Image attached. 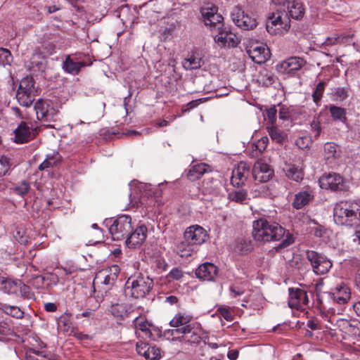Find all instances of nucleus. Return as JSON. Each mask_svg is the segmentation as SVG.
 Wrapping results in <instances>:
<instances>
[{
	"label": "nucleus",
	"mask_w": 360,
	"mask_h": 360,
	"mask_svg": "<svg viewBox=\"0 0 360 360\" xmlns=\"http://www.w3.org/2000/svg\"><path fill=\"white\" fill-rule=\"evenodd\" d=\"M276 113L277 110L275 105L266 110L265 115L266 116L268 121L271 124H274L275 123L276 120Z\"/></svg>",
	"instance_id": "nucleus-55"
},
{
	"label": "nucleus",
	"mask_w": 360,
	"mask_h": 360,
	"mask_svg": "<svg viewBox=\"0 0 360 360\" xmlns=\"http://www.w3.org/2000/svg\"><path fill=\"white\" fill-rule=\"evenodd\" d=\"M150 344L143 342H139L136 343V352L137 353L143 356L146 358V354L147 353V349L148 348Z\"/></svg>",
	"instance_id": "nucleus-56"
},
{
	"label": "nucleus",
	"mask_w": 360,
	"mask_h": 360,
	"mask_svg": "<svg viewBox=\"0 0 360 360\" xmlns=\"http://www.w3.org/2000/svg\"><path fill=\"white\" fill-rule=\"evenodd\" d=\"M196 247L190 243L188 240L179 243L176 248L175 252L181 257L188 258L192 256L196 252Z\"/></svg>",
	"instance_id": "nucleus-26"
},
{
	"label": "nucleus",
	"mask_w": 360,
	"mask_h": 360,
	"mask_svg": "<svg viewBox=\"0 0 360 360\" xmlns=\"http://www.w3.org/2000/svg\"><path fill=\"white\" fill-rule=\"evenodd\" d=\"M15 141L23 143L33 139L38 134L37 127L25 122H22L14 131Z\"/></svg>",
	"instance_id": "nucleus-13"
},
{
	"label": "nucleus",
	"mask_w": 360,
	"mask_h": 360,
	"mask_svg": "<svg viewBox=\"0 0 360 360\" xmlns=\"http://www.w3.org/2000/svg\"><path fill=\"white\" fill-rule=\"evenodd\" d=\"M30 184L25 181H22L19 184L14 185L11 189L13 193L20 196H24L30 190Z\"/></svg>",
	"instance_id": "nucleus-45"
},
{
	"label": "nucleus",
	"mask_w": 360,
	"mask_h": 360,
	"mask_svg": "<svg viewBox=\"0 0 360 360\" xmlns=\"http://www.w3.org/2000/svg\"><path fill=\"white\" fill-rule=\"evenodd\" d=\"M174 338L179 341H185L189 343H198L201 340L202 328L196 322L186 325L179 329H172L168 331Z\"/></svg>",
	"instance_id": "nucleus-5"
},
{
	"label": "nucleus",
	"mask_w": 360,
	"mask_h": 360,
	"mask_svg": "<svg viewBox=\"0 0 360 360\" xmlns=\"http://www.w3.org/2000/svg\"><path fill=\"white\" fill-rule=\"evenodd\" d=\"M82 57V54H79L75 58H72L70 56H67L65 61L63 63V69L68 74L72 75H77L81 70L82 68L91 65V63H86L81 60Z\"/></svg>",
	"instance_id": "nucleus-18"
},
{
	"label": "nucleus",
	"mask_w": 360,
	"mask_h": 360,
	"mask_svg": "<svg viewBox=\"0 0 360 360\" xmlns=\"http://www.w3.org/2000/svg\"><path fill=\"white\" fill-rule=\"evenodd\" d=\"M13 60L11 52L6 49H0V66L10 65Z\"/></svg>",
	"instance_id": "nucleus-50"
},
{
	"label": "nucleus",
	"mask_w": 360,
	"mask_h": 360,
	"mask_svg": "<svg viewBox=\"0 0 360 360\" xmlns=\"http://www.w3.org/2000/svg\"><path fill=\"white\" fill-rule=\"evenodd\" d=\"M231 18L233 22L238 27L244 30H251L257 25V19L253 15L245 13L243 9L238 6H234L231 11Z\"/></svg>",
	"instance_id": "nucleus-8"
},
{
	"label": "nucleus",
	"mask_w": 360,
	"mask_h": 360,
	"mask_svg": "<svg viewBox=\"0 0 360 360\" xmlns=\"http://www.w3.org/2000/svg\"><path fill=\"white\" fill-rule=\"evenodd\" d=\"M95 316V309H85L81 313H78L75 315L77 319L82 318H86L87 319H92Z\"/></svg>",
	"instance_id": "nucleus-54"
},
{
	"label": "nucleus",
	"mask_w": 360,
	"mask_h": 360,
	"mask_svg": "<svg viewBox=\"0 0 360 360\" xmlns=\"http://www.w3.org/2000/svg\"><path fill=\"white\" fill-rule=\"evenodd\" d=\"M306 61L297 56L290 57L276 65L277 70L283 74H291L300 70Z\"/></svg>",
	"instance_id": "nucleus-17"
},
{
	"label": "nucleus",
	"mask_w": 360,
	"mask_h": 360,
	"mask_svg": "<svg viewBox=\"0 0 360 360\" xmlns=\"http://www.w3.org/2000/svg\"><path fill=\"white\" fill-rule=\"evenodd\" d=\"M109 311L112 316L117 318H123L127 315V309L124 304L116 303L115 304H112Z\"/></svg>",
	"instance_id": "nucleus-42"
},
{
	"label": "nucleus",
	"mask_w": 360,
	"mask_h": 360,
	"mask_svg": "<svg viewBox=\"0 0 360 360\" xmlns=\"http://www.w3.org/2000/svg\"><path fill=\"white\" fill-rule=\"evenodd\" d=\"M252 248L250 240L243 238L237 242L236 250L240 254H248L252 250Z\"/></svg>",
	"instance_id": "nucleus-44"
},
{
	"label": "nucleus",
	"mask_w": 360,
	"mask_h": 360,
	"mask_svg": "<svg viewBox=\"0 0 360 360\" xmlns=\"http://www.w3.org/2000/svg\"><path fill=\"white\" fill-rule=\"evenodd\" d=\"M275 79L276 77L273 73L265 71V72L261 74L259 83L264 86L269 87L274 83Z\"/></svg>",
	"instance_id": "nucleus-47"
},
{
	"label": "nucleus",
	"mask_w": 360,
	"mask_h": 360,
	"mask_svg": "<svg viewBox=\"0 0 360 360\" xmlns=\"http://www.w3.org/2000/svg\"><path fill=\"white\" fill-rule=\"evenodd\" d=\"M250 174V166L245 162H240L237 167L232 172L231 182L233 186H243Z\"/></svg>",
	"instance_id": "nucleus-19"
},
{
	"label": "nucleus",
	"mask_w": 360,
	"mask_h": 360,
	"mask_svg": "<svg viewBox=\"0 0 360 360\" xmlns=\"http://www.w3.org/2000/svg\"><path fill=\"white\" fill-rule=\"evenodd\" d=\"M16 98L20 105L30 107L35 99V94L28 91H17Z\"/></svg>",
	"instance_id": "nucleus-34"
},
{
	"label": "nucleus",
	"mask_w": 360,
	"mask_h": 360,
	"mask_svg": "<svg viewBox=\"0 0 360 360\" xmlns=\"http://www.w3.org/2000/svg\"><path fill=\"white\" fill-rule=\"evenodd\" d=\"M132 230L131 217L125 214L121 215L115 219L109 228L114 240H121L126 238Z\"/></svg>",
	"instance_id": "nucleus-7"
},
{
	"label": "nucleus",
	"mask_w": 360,
	"mask_h": 360,
	"mask_svg": "<svg viewBox=\"0 0 360 360\" xmlns=\"http://www.w3.org/2000/svg\"><path fill=\"white\" fill-rule=\"evenodd\" d=\"M288 305L290 308H294L298 310L304 309L305 307L308 305L309 297L307 292L301 288H290Z\"/></svg>",
	"instance_id": "nucleus-12"
},
{
	"label": "nucleus",
	"mask_w": 360,
	"mask_h": 360,
	"mask_svg": "<svg viewBox=\"0 0 360 360\" xmlns=\"http://www.w3.org/2000/svg\"><path fill=\"white\" fill-rule=\"evenodd\" d=\"M217 267L210 262L200 265L195 270L196 277L203 281H214L217 276Z\"/></svg>",
	"instance_id": "nucleus-21"
},
{
	"label": "nucleus",
	"mask_w": 360,
	"mask_h": 360,
	"mask_svg": "<svg viewBox=\"0 0 360 360\" xmlns=\"http://www.w3.org/2000/svg\"><path fill=\"white\" fill-rule=\"evenodd\" d=\"M335 224L346 226H356L360 224V200H342L333 209Z\"/></svg>",
	"instance_id": "nucleus-1"
},
{
	"label": "nucleus",
	"mask_w": 360,
	"mask_h": 360,
	"mask_svg": "<svg viewBox=\"0 0 360 360\" xmlns=\"http://www.w3.org/2000/svg\"><path fill=\"white\" fill-rule=\"evenodd\" d=\"M0 309L5 314L15 319H22L24 316V311L17 306L8 305L0 302Z\"/></svg>",
	"instance_id": "nucleus-35"
},
{
	"label": "nucleus",
	"mask_w": 360,
	"mask_h": 360,
	"mask_svg": "<svg viewBox=\"0 0 360 360\" xmlns=\"http://www.w3.org/2000/svg\"><path fill=\"white\" fill-rule=\"evenodd\" d=\"M61 157L58 153H53L46 155V159L39 166L41 171H48L49 168L54 167L60 161Z\"/></svg>",
	"instance_id": "nucleus-31"
},
{
	"label": "nucleus",
	"mask_w": 360,
	"mask_h": 360,
	"mask_svg": "<svg viewBox=\"0 0 360 360\" xmlns=\"http://www.w3.org/2000/svg\"><path fill=\"white\" fill-rule=\"evenodd\" d=\"M10 169L9 159L6 156L0 157V176H4Z\"/></svg>",
	"instance_id": "nucleus-53"
},
{
	"label": "nucleus",
	"mask_w": 360,
	"mask_h": 360,
	"mask_svg": "<svg viewBox=\"0 0 360 360\" xmlns=\"http://www.w3.org/2000/svg\"><path fill=\"white\" fill-rule=\"evenodd\" d=\"M183 273L182 271L178 268H174L170 271L168 274V277L171 278L174 280H179L182 278Z\"/></svg>",
	"instance_id": "nucleus-58"
},
{
	"label": "nucleus",
	"mask_w": 360,
	"mask_h": 360,
	"mask_svg": "<svg viewBox=\"0 0 360 360\" xmlns=\"http://www.w3.org/2000/svg\"><path fill=\"white\" fill-rule=\"evenodd\" d=\"M290 19L287 13L283 11H276L269 13L267 18L266 28L271 34H283L290 27Z\"/></svg>",
	"instance_id": "nucleus-4"
},
{
	"label": "nucleus",
	"mask_w": 360,
	"mask_h": 360,
	"mask_svg": "<svg viewBox=\"0 0 360 360\" xmlns=\"http://www.w3.org/2000/svg\"><path fill=\"white\" fill-rule=\"evenodd\" d=\"M147 353L146 354V359L147 360H158L160 358V349L155 345H150L147 349Z\"/></svg>",
	"instance_id": "nucleus-49"
},
{
	"label": "nucleus",
	"mask_w": 360,
	"mask_h": 360,
	"mask_svg": "<svg viewBox=\"0 0 360 360\" xmlns=\"http://www.w3.org/2000/svg\"><path fill=\"white\" fill-rule=\"evenodd\" d=\"M246 52L255 63H264L270 58L269 48L262 43L253 42L246 47Z\"/></svg>",
	"instance_id": "nucleus-11"
},
{
	"label": "nucleus",
	"mask_w": 360,
	"mask_h": 360,
	"mask_svg": "<svg viewBox=\"0 0 360 360\" xmlns=\"http://www.w3.org/2000/svg\"><path fill=\"white\" fill-rule=\"evenodd\" d=\"M252 228V237L257 241H278L283 238L285 233L279 224L265 218L254 221Z\"/></svg>",
	"instance_id": "nucleus-2"
},
{
	"label": "nucleus",
	"mask_w": 360,
	"mask_h": 360,
	"mask_svg": "<svg viewBox=\"0 0 360 360\" xmlns=\"http://www.w3.org/2000/svg\"><path fill=\"white\" fill-rule=\"evenodd\" d=\"M351 296L349 288L345 284L338 285L333 292V297L335 302L344 304L347 303Z\"/></svg>",
	"instance_id": "nucleus-23"
},
{
	"label": "nucleus",
	"mask_w": 360,
	"mask_h": 360,
	"mask_svg": "<svg viewBox=\"0 0 360 360\" xmlns=\"http://www.w3.org/2000/svg\"><path fill=\"white\" fill-rule=\"evenodd\" d=\"M17 283L0 275V290L6 293H13L16 291Z\"/></svg>",
	"instance_id": "nucleus-38"
},
{
	"label": "nucleus",
	"mask_w": 360,
	"mask_h": 360,
	"mask_svg": "<svg viewBox=\"0 0 360 360\" xmlns=\"http://www.w3.org/2000/svg\"><path fill=\"white\" fill-rule=\"evenodd\" d=\"M11 333V328L6 323H0V339L4 336L8 335Z\"/></svg>",
	"instance_id": "nucleus-62"
},
{
	"label": "nucleus",
	"mask_w": 360,
	"mask_h": 360,
	"mask_svg": "<svg viewBox=\"0 0 360 360\" xmlns=\"http://www.w3.org/2000/svg\"><path fill=\"white\" fill-rule=\"evenodd\" d=\"M34 111L38 120L47 123L45 124L47 127H53L50 123L57 120L58 110L51 101L39 99L34 105Z\"/></svg>",
	"instance_id": "nucleus-6"
},
{
	"label": "nucleus",
	"mask_w": 360,
	"mask_h": 360,
	"mask_svg": "<svg viewBox=\"0 0 360 360\" xmlns=\"http://www.w3.org/2000/svg\"><path fill=\"white\" fill-rule=\"evenodd\" d=\"M220 187V183L213 178L207 179L202 183V192L204 194L217 195Z\"/></svg>",
	"instance_id": "nucleus-29"
},
{
	"label": "nucleus",
	"mask_w": 360,
	"mask_h": 360,
	"mask_svg": "<svg viewBox=\"0 0 360 360\" xmlns=\"http://www.w3.org/2000/svg\"><path fill=\"white\" fill-rule=\"evenodd\" d=\"M218 32V34L214 37L216 43L223 47L237 46L239 42L238 39L235 34L231 33L229 29L224 27Z\"/></svg>",
	"instance_id": "nucleus-20"
},
{
	"label": "nucleus",
	"mask_w": 360,
	"mask_h": 360,
	"mask_svg": "<svg viewBox=\"0 0 360 360\" xmlns=\"http://www.w3.org/2000/svg\"><path fill=\"white\" fill-rule=\"evenodd\" d=\"M329 111L333 120L345 123L347 121L346 110L345 108L330 105Z\"/></svg>",
	"instance_id": "nucleus-36"
},
{
	"label": "nucleus",
	"mask_w": 360,
	"mask_h": 360,
	"mask_svg": "<svg viewBox=\"0 0 360 360\" xmlns=\"http://www.w3.org/2000/svg\"><path fill=\"white\" fill-rule=\"evenodd\" d=\"M208 238L207 231L198 225L191 226L186 229L184 238L188 240L195 247L205 243Z\"/></svg>",
	"instance_id": "nucleus-16"
},
{
	"label": "nucleus",
	"mask_w": 360,
	"mask_h": 360,
	"mask_svg": "<svg viewBox=\"0 0 360 360\" xmlns=\"http://www.w3.org/2000/svg\"><path fill=\"white\" fill-rule=\"evenodd\" d=\"M218 8L217 6L212 4H207L205 6H203L201 10L200 13L202 14V16L205 20H207V18H210L217 13Z\"/></svg>",
	"instance_id": "nucleus-48"
},
{
	"label": "nucleus",
	"mask_w": 360,
	"mask_h": 360,
	"mask_svg": "<svg viewBox=\"0 0 360 360\" xmlns=\"http://www.w3.org/2000/svg\"><path fill=\"white\" fill-rule=\"evenodd\" d=\"M290 4V6H288L290 16L295 20L301 19L304 14V8L302 3L293 0Z\"/></svg>",
	"instance_id": "nucleus-32"
},
{
	"label": "nucleus",
	"mask_w": 360,
	"mask_h": 360,
	"mask_svg": "<svg viewBox=\"0 0 360 360\" xmlns=\"http://www.w3.org/2000/svg\"><path fill=\"white\" fill-rule=\"evenodd\" d=\"M311 129L315 132L314 137L317 139L320 136L321 131L320 122L316 119H314L311 123Z\"/></svg>",
	"instance_id": "nucleus-57"
},
{
	"label": "nucleus",
	"mask_w": 360,
	"mask_h": 360,
	"mask_svg": "<svg viewBox=\"0 0 360 360\" xmlns=\"http://www.w3.org/2000/svg\"><path fill=\"white\" fill-rule=\"evenodd\" d=\"M58 329L63 333H72L74 330L71 315L68 313L62 314L57 320Z\"/></svg>",
	"instance_id": "nucleus-27"
},
{
	"label": "nucleus",
	"mask_w": 360,
	"mask_h": 360,
	"mask_svg": "<svg viewBox=\"0 0 360 360\" xmlns=\"http://www.w3.org/2000/svg\"><path fill=\"white\" fill-rule=\"evenodd\" d=\"M220 314L227 321H232L233 319L232 314L227 309H221Z\"/></svg>",
	"instance_id": "nucleus-64"
},
{
	"label": "nucleus",
	"mask_w": 360,
	"mask_h": 360,
	"mask_svg": "<svg viewBox=\"0 0 360 360\" xmlns=\"http://www.w3.org/2000/svg\"><path fill=\"white\" fill-rule=\"evenodd\" d=\"M17 91H28L34 93V82L33 78L28 76L24 77L21 80Z\"/></svg>",
	"instance_id": "nucleus-39"
},
{
	"label": "nucleus",
	"mask_w": 360,
	"mask_h": 360,
	"mask_svg": "<svg viewBox=\"0 0 360 360\" xmlns=\"http://www.w3.org/2000/svg\"><path fill=\"white\" fill-rule=\"evenodd\" d=\"M333 96L336 101H342L348 97V93L345 88L338 87L335 89Z\"/></svg>",
	"instance_id": "nucleus-52"
},
{
	"label": "nucleus",
	"mask_w": 360,
	"mask_h": 360,
	"mask_svg": "<svg viewBox=\"0 0 360 360\" xmlns=\"http://www.w3.org/2000/svg\"><path fill=\"white\" fill-rule=\"evenodd\" d=\"M312 141L309 136H303L298 137L295 140L296 146L300 149H305L309 148Z\"/></svg>",
	"instance_id": "nucleus-51"
},
{
	"label": "nucleus",
	"mask_w": 360,
	"mask_h": 360,
	"mask_svg": "<svg viewBox=\"0 0 360 360\" xmlns=\"http://www.w3.org/2000/svg\"><path fill=\"white\" fill-rule=\"evenodd\" d=\"M306 257L307 260L311 263L314 272L316 274H325L328 273L332 267V263L329 259L324 255L319 254L315 251H307Z\"/></svg>",
	"instance_id": "nucleus-9"
},
{
	"label": "nucleus",
	"mask_w": 360,
	"mask_h": 360,
	"mask_svg": "<svg viewBox=\"0 0 360 360\" xmlns=\"http://www.w3.org/2000/svg\"><path fill=\"white\" fill-rule=\"evenodd\" d=\"M210 171L211 169L208 165L205 163L196 164L191 166L188 169L187 178L191 181H194L200 179L204 174Z\"/></svg>",
	"instance_id": "nucleus-25"
},
{
	"label": "nucleus",
	"mask_w": 360,
	"mask_h": 360,
	"mask_svg": "<svg viewBox=\"0 0 360 360\" xmlns=\"http://www.w3.org/2000/svg\"><path fill=\"white\" fill-rule=\"evenodd\" d=\"M252 173L255 181L264 183L273 177L274 172L263 160H258L253 166Z\"/></svg>",
	"instance_id": "nucleus-14"
},
{
	"label": "nucleus",
	"mask_w": 360,
	"mask_h": 360,
	"mask_svg": "<svg viewBox=\"0 0 360 360\" xmlns=\"http://www.w3.org/2000/svg\"><path fill=\"white\" fill-rule=\"evenodd\" d=\"M320 184L322 188L333 191H346L349 188L344 179L336 173L323 175L320 179Z\"/></svg>",
	"instance_id": "nucleus-10"
},
{
	"label": "nucleus",
	"mask_w": 360,
	"mask_h": 360,
	"mask_svg": "<svg viewBox=\"0 0 360 360\" xmlns=\"http://www.w3.org/2000/svg\"><path fill=\"white\" fill-rule=\"evenodd\" d=\"M336 44H340L338 35L328 37L325 40L323 45L326 46H333Z\"/></svg>",
	"instance_id": "nucleus-61"
},
{
	"label": "nucleus",
	"mask_w": 360,
	"mask_h": 360,
	"mask_svg": "<svg viewBox=\"0 0 360 360\" xmlns=\"http://www.w3.org/2000/svg\"><path fill=\"white\" fill-rule=\"evenodd\" d=\"M110 274L111 280L112 281H115L117 278L118 274H120V269L117 265H112L109 269Z\"/></svg>",
	"instance_id": "nucleus-59"
},
{
	"label": "nucleus",
	"mask_w": 360,
	"mask_h": 360,
	"mask_svg": "<svg viewBox=\"0 0 360 360\" xmlns=\"http://www.w3.org/2000/svg\"><path fill=\"white\" fill-rule=\"evenodd\" d=\"M314 234L316 237H323L326 232V229L321 225H317L313 228Z\"/></svg>",
	"instance_id": "nucleus-63"
},
{
	"label": "nucleus",
	"mask_w": 360,
	"mask_h": 360,
	"mask_svg": "<svg viewBox=\"0 0 360 360\" xmlns=\"http://www.w3.org/2000/svg\"><path fill=\"white\" fill-rule=\"evenodd\" d=\"M327 85L326 81L319 82L316 86L314 91L312 94L313 101L318 105L319 103L322 98L325 87Z\"/></svg>",
	"instance_id": "nucleus-41"
},
{
	"label": "nucleus",
	"mask_w": 360,
	"mask_h": 360,
	"mask_svg": "<svg viewBox=\"0 0 360 360\" xmlns=\"http://www.w3.org/2000/svg\"><path fill=\"white\" fill-rule=\"evenodd\" d=\"M147 233L148 229L145 225L139 226L135 230L133 229L127 236L125 240L126 245L129 248H140L145 242Z\"/></svg>",
	"instance_id": "nucleus-15"
},
{
	"label": "nucleus",
	"mask_w": 360,
	"mask_h": 360,
	"mask_svg": "<svg viewBox=\"0 0 360 360\" xmlns=\"http://www.w3.org/2000/svg\"><path fill=\"white\" fill-rule=\"evenodd\" d=\"M268 132L273 141L277 143H282L284 139L283 133L275 126L268 127Z\"/></svg>",
	"instance_id": "nucleus-46"
},
{
	"label": "nucleus",
	"mask_w": 360,
	"mask_h": 360,
	"mask_svg": "<svg viewBox=\"0 0 360 360\" xmlns=\"http://www.w3.org/2000/svg\"><path fill=\"white\" fill-rule=\"evenodd\" d=\"M223 21L224 18L217 13L212 17L207 18V20H205L204 22L205 26L208 27L211 30L219 31L224 27Z\"/></svg>",
	"instance_id": "nucleus-33"
},
{
	"label": "nucleus",
	"mask_w": 360,
	"mask_h": 360,
	"mask_svg": "<svg viewBox=\"0 0 360 360\" xmlns=\"http://www.w3.org/2000/svg\"><path fill=\"white\" fill-rule=\"evenodd\" d=\"M229 199L243 204L248 199V193L245 190L233 191L229 193Z\"/></svg>",
	"instance_id": "nucleus-40"
},
{
	"label": "nucleus",
	"mask_w": 360,
	"mask_h": 360,
	"mask_svg": "<svg viewBox=\"0 0 360 360\" xmlns=\"http://www.w3.org/2000/svg\"><path fill=\"white\" fill-rule=\"evenodd\" d=\"M192 316L185 313L179 312L176 314L174 318L170 321V326L175 328L174 329H179L186 325L191 324Z\"/></svg>",
	"instance_id": "nucleus-28"
},
{
	"label": "nucleus",
	"mask_w": 360,
	"mask_h": 360,
	"mask_svg": "<svg viewBox=\"0 0 360 360\" xmlns=\"http://www.w3.org/2000/svg\"><path fill=\"white\" fill-rule=\"evenodd\" d=\"M201 102V99L199 100H193L191 102L188 103L186 107H183L182 112H186L190 111L191 109L195 108L198 106V105Z\"/></svg>",
	"instance_id": "nucleus-60"
},
{
	"label": "nucleus",
	"mask_w": 360,
	"mask_h": 360,
	"mask_svg": "<svg viewBox=\"0 0 360 360\" xmlns=\"http://www.w3.org/2000/svg\"><path fill=\"white\" fill-rule=\"evenodd\" d=\"M314 199L312 191H302L295 195L292 207L297 210L307 205Z\"/></svg>",
	"instance_id": "nucleus-24"
},
{
	"label": "nucleus",
	"mask_w": 360,
	"mask_h": 360,
	"mask_svg": "<svg viewBox=\"0 0 360 360\" xmlns=\"http://www.w3.org/2000/svg\"><path fill=\"white\" fill-rule=\"evenodd\" d=\"M153 287V281L147 276L139 273L131 276L125 283L124 293L127 296L139 299L148 295Z\"/></svg>",
	"instance_id": "nucleus-3"
},
{
	"label": "nucleus",
	"mask_w": 360,
	"mask_h": 360,
	"mask_svg": "<svg viewBox=\"0 0 360 360\" xmlns=\"http://www.w3.org/2000/svg\"><path fill=\"white\" fill-rule=\"evenodd\" d=\"M286 176L295 181H300L303 179L304 173L298 166L295 165H287L284 169Z\"/></svg>",
	"instance_id": "nucleus-30"
},
{
	"label": "nucleus",
	"mask_w": 360,
	"mask_h": 360,
	"mask_svg": "<svg viewBox=\"0 0 360 360\" xmlns=\"http://www.w3.org/2000/svg\"><path fill=\"white\" fill-rule=\"evenodd\" d=\"M337 148L338 146L335 143H326L324 145V154L326 159L329 160L330 158H336L339 156Z\"/></svg>",
	"instance_id": "nucleus-43"
},
{
	"label": "nucleus",
	"mask_w": 360,
	"mask_h": 360,
	"mask_svg": "<svg viewBox=\"0 0 360 360\" xmlns=\"http://www.w3.org/2000/svg\"><path fill=\"white\" fill-rule=\"evenodd\" d=\"M201 63L202 59L200 57L192 54L184 60L182 65L186 70H195L201 67Z\"/></svg>",
	"instance_id": "nucleus-37"
},
{
	"label": "nucleus",
	"mask_w": 360,
	"mask_h": 360,
	"mask_svg": "<svg viewBox=\"0 0 360 360\" xmlns=\"http://www.w3.org/2000/svg\"><path fill=\"white\" fill-rule=\"evenodd\" d=\"M338 326L345 333L353 336L360 337V322L356 319H340Z\"/></svg>",
	"instance_id": "nucleus-22"
}]
</instances>
